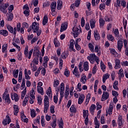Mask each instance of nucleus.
Listing matches in <instances>:
<instances>
[{"label": "nucleus", "instance_id": "nucleus-16", "mask_svg": "<svg viewBox=\"0 0 128 128\" xmlns=\"http://www.w3.org/2000/svg\"><path fill=\"white\" fill-rule=\"evenodd\" d=\"M116 65L114 66L115 70H118V68H120V60L118 59H116L114 60Z\"/></svg>", "mask_w": 128, "mask_h": 128}, {"label": "nucleus", "instance_id": "nucleus-2", "mask_svg": "<svg viewBox=\"0 0 128 128\" xmlns=\"http://www.w3.org/2000/svg\"><path fill=\"white\" fill-rule=\"evenodd\" d=\"M31 28L33 32H36L38 36H40L42 30H39L40 26H38V24H37L36 22H33L31 26Z\"/></svg>", "mask_w": 128, "mask_h": 128}, {"label": "nucleus", "instance_id": "nucleus-5", "mask_svg": "<svg viewBox=\"0 0 128 128\" xmlns=\"http://www.w3.org/2000/svg\"><path fill=\"white\" fill-rule=\"evenodd\" d=\"M8 4H4V0H0V10L4 12V14L8 12V10H6L8 8Z\"/></svg>", "mask_w": 128, "mask_h": 128}, {"label": "nucleus", "instance_id": "nucleus-62", "mask_svg": "<svg viewBox=\"0 0 128 128\" xmlns=\"http://www.w3.org/2000/svg\"><path fill=\"white\" fill-rule=\"evenodd\" d=\"M22 26L20 25V22L18 23L16 25V29L18 32H20V28Z\"/></svg>", "mask_w": 128, "mask_h": 128}, {"label": "nucleus", "instance_id": "nucleus-46", "mask_svg": "<svg viewBox=\"0 0 128 128\" xmlns=\"http://www.w3.org/2000/svg\"><path fill=\"white\" fill-rule=\"evenodd\" d=\"M70 112H76V109L74 107V105H72L70 108Z\"/></svg>", "mask_w": 128, "mask_h": 128}, {"label": "nucleus", "instance_id": "nucleus-1", "mask_svg": "<svg viewBox=\"0 0 128 128\" xmlns=\"http://www.w3.org/2000/svg\"><path fill=\"white\" fill-rule=\"evenodd\" d=\"M56 92H60V96L58 104H62V98H64V82L61 83L60 85V88H58L56 90Z\"/></svg>", "mask_w": 128, "mask_h": 128}, {"label": "nucleus", "instance_id": "nucleus-10", "mask_svg": "<svg viewBox=\"0 0 128 128\" xmlns=\"http://www.w3.org/2000/svg\"><path fill=\"white\" fill-rule=\"evenodd\" d=\"M2 98L5 100L6 102L10 104V95L8 94H6V93L4 92L2 95Z\"/></svg>", "mask_w": 128, "mask_h": 128}, {"label": "nucleus", "instance_id": "nucleus-41", "mask_svg": "<svg viewBox=\"0 0 128 128\" xmlns=\"http://www.w3.org/2000/svg\"><path fill=\"white\" fill-rule=\"evenodd\" d=\"M110 54H113V56H118V52H116V50H114V49L111 50L110 51Z\"/></svg>", "mask_w": 128, "mask_h": 128}, {"label": "nucleus", "instance_id": "nucleus-19", "mask_svg": "<svg viewBox=\"0 0 128 128\" xmlns=\"http://www.w3.org/2000/svg\"><path fill=\"white\" fill-rule=\"evenodd\" d=\"M14 116H18V114L19 109L18 106V105L14 104Z\"/></svg>", "mask_w": 128, "mask_h": 128}, {"label": "nucleus", "instance_id": "nucleus-56", "mask_svg": "<svg viewBox=\"0 0 128 128\" xmlns=\"http://www.w3.org/2000/svg\"><path fill=\"white\" fill-rule=\"evenodd\" d=\"M51 126L53 128H56V120H53L51 124Z\"/></svg>", "mask_w": 128, "mask_h": 128}, {"label": "nucleus", "instance_id": "nucleus-48", "mask_svg": "<svg viewBox=\"0 0 128 128\" xmlns=\"http://www.w3.org/2000/svg\"><path fill=\"white\" fill-rule=\"evenodd\" d=\"M100 68L102 72H104V70H106V65H104V62L102 61L100 62Z\"/></svg>", "mask_w": 128, "mask_h": 128}, {"label": "nucleus", "instance_id": "nucleus-61", "mask_svg": "<svg viewBox=\"0 0 128 128\" xmlns=\"http://www.w3.org/2000/svg\"><path fill=\"white\" fill-rule=\"evenodd\" d=\"M112 125L113 128H116L118 126V124H116V120H114L112 122Z\"/></svg>", "mask_w": 128, "mask_h": 128}, {"label": "nucleus", "instance_id": "nucleus-35", "mask_svg": "<svg viewBox=\"0 0 128 128\" xmlns=\"http://www.w3.org/2000/svg\"><path fill=\"white\" fill-rule=\"evenodd\" d=\"M94 36L96 40H100V34L98 32H94Z\"/></svg>", "mask_w": 128, "mask_h": 128}, {"label": "nucleus", "instance_id": "nucleus-17", "mask_svg": "<svg viewBox=\"0 0 128 128\" xmlns=\"http://www.w3.org/2000/svg\"><path fill=\"white\" fill-rule=\"evenodd\" d=\"M124 45L122 44V40H118V46L117 48L118 50L120 52H122V46Z\"/></svg>", "mask_w": 128, "mask_h": 128}, {"label": "nucleus", "instance_id": "nucleus-63", "mask_svg": "<svg viewBox=\"0 0 128 128\" xmlns=\"http://www.w3.org/2000/svg\"><path fill=\"white\" fill-rule=\"evenodd\" d=\"M8 12L10 14L12 10H14V5H10V8H8Z\"/></svg>", "mask_w": 128, "mask_h": 128}, {"label": "nucleus", "instance_id": "nucleus-26", "mask_svg": "<svg viewBox=\"0 0 128 128\" xmlns=\"http://www.w3.org/2000/svg\"><path fill=\"white\" fill-rule=\"evenodd\" d=\"M118 74L120 78H124V70L122 68H121L119 70Z\"/></svg>", "mask_w": 128, "mask_h": 128}, {"label": "nucleus", "instance_id": "nucleus-11", "mask_svg": "<svg viewBox=\"0 0 128 128\" xmlns=\"http://www.w3.org/2000/svg\"><path fill=\"white\" fill-rule=\"evenodd\" d=\"M124 121L122 120V116L119 115L118 118V126H123Z\"/></svg>", "mask_w": 128, "mask_h": 128}, {"label": "nucleus", "instance_id": "nucleus-7", "mask_svg": "<svg viewBox=\"0 0 128 128\" xmlns=\"http://www.w3.org/2000/svg\"><path fill=\"white\" fill-rule=\"evenodd\" d=\"M50 8L51 9V11H52V15L53 16H56V2H53L50 6Z\"/></svg>", "mask_w": 128, "mask_h": 128}, {"label": "nucleus", "instance_id": "nucleus-50", "mask_svg": "<svg viewBox=\"0 0 128 128\" xmlns=\"http://www.w3.org/2000/svg\"><path fill=\"white\" fill-rule=\"evenodd\" d=\"M30 114L32 118H36V111L34 109L30 110Z\"/></svg>", "mask_w": 128, "mask_h": 128}, {"label": "nucleus", "instance_id": "nucleus-27", "mask_svg": "<svg viewBox=\"0 0 128 128\" xmlns=\"http://www.w3.org/2000/svg\"><path fill=\"white\" fill-rule=\"evenodd\" d=\"M118 80H115L113 84V88L114 90H118Z\"/></svg>", "mask_w": 128, "mask_h": 128}, {"label": "nucleus", "instance_id": "nucleus-58", "mask_svg": "<svg viewBox=\"0 0 128 128\" xmlns=\"http://www.w3.org/2000/svg\"><path fill=\"white\" fill-rule=\"evenodd\" d=\"M35 64H38V57H36L33 60Z\"/></svg>", "mask_w": 128, "mask_h": 128}, {"label": "nucleus", "instance_id": "nucleus-14", "mask_svg": "<svg viewBox=\"0 0 128 128\" xmlns=\"http://www.w3.org/2000/svg\"><path fill=\"white\" fill-rule=\"evenodd\" d=\"M11 98L12 100H15V102H18L20 97H18V95L16 93L11 94Z\"/></svg>", "mask_w": 128, "mask_h": 128}, {"label": "nucleus", "instance_id": "nucleus-39", "mask_svg": "<svg viewBox=\"0 0 128 128\" xmlns=\"http://www.w3.org/2000/svg\"><path fill=\"white\" fill-rule=\"evenodd\" d=\"M24 74H25V78L26 80H28L30 78V76L28 74V70H26V68L24 70Z\"/></svg>", "mask_w": 128, "mask_h": 128}, {"label": "nucleus", "instance_id": "nucleus-53", "mask_svg": "<svg viewBox=\"0 0 128 128\" xmlns=\"http://www.w3.org/2000/svg\"><path fill=\"white\" fill-rule=\"evenodd\" d=\"M121 6L122 8H124L126 7V2L124 0H122Z\"/></svg>", "mask_w": 128, "mask_h": 128}, {"label": "nucleus", "instance_id": "nucleus-52", "mask_svg": "<svg viewBox=\"0 0 128 128\" xmlns=\"http://www.w3.org/2000/svg\"><path fill=\"white\" fill-rule=\"evenodd\" d=\"M108 40H110V42H114V36H112V34H109L108 35Z\"/></svg>", "mask_w": 128, "mask_h": 128}, {"label": "nucleus", "instance_id": "nucleus-12", "mask_svg": "<svg viewBox=\"0 0 128 128\" xmlns=\"http://www.w3.org/2000/svg\"><path fill=\"white\" fill-rule=\"evenodd\" d=\"M70 44L69 46V48L70 50V52H76V49L74 48V40L71 39L70 41Z\"/></svg>", "mask_w": 128, "mask_h": 128}, {"label": "nucleus", "instance_id": "nucleus-43", "mask_svg": "<svg viewBox=\"0 0 128 128\" xmlns=\"http://www.w3.org/2000/svg\"><path fill=\"white\" fill-rule=\"evenodd\" d=\"M81 82L82 84H86V75L83 74V76L81 78Z\"/></svg>", "mask_w": 128, "mask_h": 128}, {"label": "nucleus", "instance_id": "nucleus-24", "mask_svg": "<svg viewBox=\"0 0 128 128\" xmlns=\"http://www.w3.org/2000/svg\"><path fill=\"white\" fill-rule=\"evenodd\" d=\"M110 74H104L102 76V82L104 83L106 82V81L108 80V78H110Z\"/></svg>", "mask_w": 128, "mask_h": 128}, {"label": "nucleus", "instance_id": "nucleus-45", "mask_svg": "<svg viewBox=\"0 0 128 128\" xmlns=\"http://www.w3.org/2000/svg\"><path fill=\"white\" fill-rule=\"evenodd\" d=\"M48 24V16H44L42 20L43 26H46Z\"/></svg>", "mask_w": 128, "mask_h": 128}, {"label": "nucleus", "instance_id": "nucleus-9", "mask_svg": "<svg viewBox=\"0 0 128 128\" xmlns=\"http://www.w3.org/2000/svg\"><path fill=\"white\" fill-rule=\"evenodd\" d=\"M72 31L74 32V38H78V36L80 34L81 30H80L78 28L74 26L72 28Z\"/></svg>", "mask_w": 128, "mask_h": 128}, {"label": "nucleus", "instance_id": "nucleus-42", "mask_svg": "<svg viewBox=\"0 0 128 128\" xmlns=\"http://www.w3.org/2000/svg\"><path fill=\"white\" fill-rule=\"evenodd\" d=\"M60 84V80L56 79L54 81V88H58V86Z\"/></svg>", "mask_w": 128, "mask_h": 128}, {"label": "nucleus", "instance_id": "nucleus-59", "mask_svg": "<svg viewBox=\"0 0 128 128\" xmlns=\"http://www.w3.org/2000/svg\"><path fill=\"white\" fill-rule=\"evenodd\" d=\"M80 4V0H76L75 2V6L78 8Z\"/></svg>", "mask_w": 128, "mask_h": 128}, {"label": "nucleus", "instance_id": "nucleus-29", "mask_svg": "<svg viewBox=\"0 0 128 128\" xmlns=\"http://www.w3.org/2000/svg\"><path fill=\"white\" fill-rule=\"evenodd\" d=\"M84 70H85L86 72H88V70L89 66H88V62H84Z\"/></svg>", "mask_w": 128, "mask_h": 128}, {"label": "nucleus", "instance_id": "nucleus-57", "mask_svg": "<svg viewBox=\"0 0 128 128\" xmlns=\"http://www.w3.org/2000/svg\"><path fill=\"white\" fill-rule=\"evenodd\" d=\"M100 124H106V121L104 120V116H101Z\"/></svg>", "mask_w": 128, "mask_h": 128}, {"label": "nucleus", "instance_id": "nucleus-38", "mask_svg": "<svg viewBox=\"0 0 128 128\" xmlns=\"http://www.w3.org/2000/svg\"><path fill=\"white\" fill-rule=\"evenodd\" d=\"M98 80H95L94 84V92H96V90H98Z\"/></svg>", "mask_w": 128, "mask_h": 128}, {"label": "nucleus", "instance_id": "nucleus-15", "mask_svg": "<svg viewBox=\"0 0 128 128\" xmlns=\"http://www.w3.org/2000/svg\"><path fill=\"white\" fill-rule=\"evenodd\" d=\"M66 28H68V22H64V23H62L60 30V32H62L64 30H66Z\"/></svg>", "mask_w": 128, "mask_h": 128}, {"label": "nucleus", "instance_id": "nucleus-18", "mask_svg": "<svg viewBox=\"0 0 128 128\" xmlns=\"http://www.w3.org/2000/svg\"><path fill=\"white\" fill-rule=\"evenodd\" d=\"M84 95L82 94L80 96L78 100V104H82L84 102Z\"/></svg>", "mask_w": 128, "mask_h": 128}, {"label": "nucleus", "instance_id": "nucleus-34", "mask_svg": "<svg viewBox=\"0 0 128 128\" xmlns=\"http://www.w3.org/2000/svg\"><path fill=\"white\" fill-rule=\"evenodd\" d=\"M88 48L92 52H94V46L92 43H89Z\"/></svg>", "mask_w": 128, "mask_h": 128}, {"label": "nucleus", "instance_id": "nucleus-31", "mask_svg": "<svg viewBox=\"0 0 128 128\" xmlns=\"http://www.w3.org/2000/svg\"><path fill=\"white\" fill-rule=\"evenodd\" d=\"M37 88L38 94H40L42 96H44V88L40 86H38Z\"/></svg>", "mask_w": 128, "mask_h": 128}, {"label": "nucleus", "instance_id": "nucleus-28", "mask_svg": "<svg viewBox=\"0 0 128 128\" xmlns=\"http://www.w3.org/2000/svg\"><path fill=\"white\" fill-rule=\"evenodd\" d=\"M57 4H58V5H57V10H62V2L58 0V2H57Z\"/></svg>", "mask_w": 128, "mask_h": 128}, {"label": "nucleus", "instance_id": "nucleus-36", "mask_svg": "<svg viewBox=\"0 0 128 128\" xmlns=\"http://www.w3.org/2000/svg\"><path fill=\"white\" fill-rule=\"evenodd\" d=\"M28 102V96L26 95L22 103L23 106H26V103Z\"/></svg>", "mask_w": 128, "mask_h": 128}, {"label": "nucleus", "instance_id": "nucleus-25", "mask_svg": "<svg viewBox=\"0 0 128 128\" xmlns=\"http://www.w3.org/2000/svg\"><path fill=\"white\" fill-rule=\"evenodd\" d=\"M0 34L4 36H8V32L6 30H0Z\"/></svg>", "mask_w": 128, "mask_h": 128}, {"label": "nucleus", "instance_id": "nucleus-22", "mask_svg": "<svg viewBox=\"0 0 128 128\" xmlns=\"http://www.w3.org/2000/svg\"><path fill=\"white\" fill-rule=\"evenodd\" d=\"M96 108V106L94 104H92L89 109L90 114H94V110Z\"/></svg>", "mask_w": 128, "mask_h": 128}, {"label": "nucleus", "instance_id": "nucleus-51", "mask_svg": "<svg viewBox=\"0 0 128 128\" xmlns=\"http://www.w3.org/2000/svg\"><path fill=\"white\" fill-rule=\"evenodd\" d=\"M99 8L100 10H104V8H106V4H104V3L101 4L100 5Z\"/></svg>", "mask_w": 128, "mask_h": 128}, {"label": "nucleus", "instance_id": "nucleus-13", "mask_svg": "<svg viewBox=\"0 0 128 128\" xmlns=\"http://www.w3.org/2000/svg\"><path fill=\"white\" fill-rule=\"evenodd\" d=\"M12 122V120H10V116H8V115H7L6 116V118L4 119L3 121H2V124L4 126H6V124H10V123Z\"/></svg>", "mask_w": 128, "mask_h": 128}, {"label": "nucleus", "instance_id": "nucleus-54", "mask_svg": "<svg viewBox=\"0 0 128 128\" xmlns=\"http://www.w3.org/2000/svg\"><path fill=\"white\" fill-rule=\"evenodd\" d=\"M18 70H16V71H14V72H13V76L14 78H18Z\"/></svg>", "mask_w": 128, "mask_h": 128}, {"label": "nucleus", "instance_id": "nucleus-21", "mask_svg": "<svg viewBox=\"0 0 128 128\" xmlns=\"http://www.w3.org/2000/svg\"><path fill=\"white\" fill-rule=\"evenodd\" d=\"M21 120L24 122H28V119L26 118V116H24V113H21Z\"/></svg>", "mask_w": 128, "mask_h": 128}, {"label": "nucleus", "instance_id": "nucleus-3", "mask_svg": "<svg viewBox=\"0 0 128 128\" xmlns=\"http://www.w3.org/2000/svg\"><path fill=\"white\" fill-rule=\"evenodd\" d=\"M87 58L90 60L91 64H94V62H96L97 64L100 62V59L98 58V57L96 56V54H90L89 56L87 57Z\"/></svg>", "mask_w": 128, "mask_h": 128}, {"label": "nucleus", "instance_id": "nucleus-49", "mask_svg": "<svg viewBox=\"0 0 128 128\" xmlns=\"http://www.w3.org/2000/svg\"><path fill=\"white\" fill-rule=\"evenodd\" d=\"M21 88H22V90L23 88H26V79H24V78H23L22 80Z\"/></svg>", "mask_w": 128, "mask_h": 128}, {"label": "nucleus", "instance_id": "nucleus-60", "mask_svg": "<svg viewBox=\"0 0 128 128\" xmlns=\"http://www.w3.org/2000/svg\"><path fill=\"white\" fill-rule=\"evenodd\" d=\"M84 24H85L84 18L82 17L81 20V26H82V28H84Z\"/></svg>", "mask_w": 128, "mask_h": 128}, {"label": "nucleus", "instance_id": "nucleus-55", "mask_svg": "<svg viewBox=\"0 0 128 128\" xmlns=\"http://www.w3.org/2000/svg\"><path fill=\"white\" fill-rule=\"evenodd\" d=\"M38 102L40 106L42 104V98L41 96H38Z\"/></svg>", "mask_w": 128, "mask_h": 128}, {"label": "nucleus", "instance_id": "nucleus-33", "mask_svg": "<svg viewBox=\"0 0 128 128\" xmlns=\"http://www.w3.org/2000/svg\"><path fill=\"white\" fill-rule=\"evenodd\" d=\"M6 28L8 30V32H10V34H14V28H12V26H11L8 24L6 25Z\"/></svg>", "mask_w": 128, "mask_h": 128}, {"label": "nucleus", "instance_id": "nucleus-64", "mask_svg": "<svg viewBox=\"0 0 128 128\" xmlns=\"http://www.w3.org/2000/svg\"><path fill=\"white\" fill-rule=\"evenodd\" d=\"M12 18H14V14H10L8 16V20H9V22H10L12 20Z\"/></svg>", "mask_w": 128, "mask_h": 128}, {"label": "nucleus", "instance_id": "nucleus-6", "mask_svg": "<svg viewBox=\"0 0 128 128\" xmlns=\"http://www.w3.org/2000/svg\"><path fill=\"white\" fill-rule=\"evenodd\" d=\"M34 50L32 49L28 52V46L26 45L24 50V54L26 58H28L29 60H30V58H32V54Z\"/></svg>", "mask_w": 128, "mask_h": 128}, {"label": "nucleus", "instance_id": "nucleus-30", "mask_svg": "<svg viewBox=\"0 0 128 128\" xmlns=\"http://www.w3.org/2000/svg\"><path fill=\"white\" fill-rule=\"evenodd\" d=\"M8 44H4L2 46V52H8Z\"/></svg>", "mask_w": 128, "mask_h": 128}, {"label": "nucleus", "instance_id": "nucleus-4", "mask_svg": "<svg viewBox=\"0 0 128 128\" xmlns=\"http://www.w3.org/2000/svg\"><path fill=\"white\" fill-rule=\"evenodd\" d=\"M48 108H50V98L48 96H44V114H46L48 112Z\"/></svg>", "mask_w": 128, "mask_h": 128}, {"label": "nucleus", "instance_id": "nucleus-40", "mask_svg": "<svg viewBox=\"0 0 128 128\" xmlns=\"http://www.w3.org/2000/svg\"><path fill=\"white\" fill-rule=\"evenodd\" d=\"M90 94H87L86 98V100L85 102V104L86 106H88V102H90Z\"/></svg>", "mask_w": 128, "mask_h": 128}, {"label": "nucleus", "instance_id": "nucleus-44", "mask_svg": "<svg viewBox=\"0 0 128 128\" xmlns=\"http://www.w3.org/2000/svg\"><path fill=\"white\" fill-rule=\"evenodd\" d=\"M30 66L32 72H36V70H38V67L34 65V64H32V63L30 64Z\"/></svg>", "mask_w": 128, "mask_h": 128}, {"label": "nucleus", "instance_id": "nucleus-47", "mask_svg": "<svg viewBox=\"0 0 128 128\" xmlns=\"http://www.w3.org/2000/svg\"><path fill=\"white\" fill-rule=\"evenodd\" d=\"M26 87L25 90H24L22 92V97H21V98L22 100H24V96H26Z\"/></svg>", "mask_w": 128, "mask_h": 128}, {"label": "nucleus", "instance_id": "nucleus-23", "mask_svg": "<svg viewBox=\"0 0 128 128\" xmlns=\"http://www.w3.org/2000/svg\"><path fill=\"white\" fill-rule=\"evenodd\" d=\"M72 72L73 74H74L76 78H80V74H78V67L75 66Z\"/></svg>", "mask_w": 128, "mask_h": 128}, {"label": "nucleus", "instance_id": "nucleus-32", "mask_svg": "<svg viewBox=\"0 0 128 128\" xmlns=\"http://www.w3.org/2000/svg\"><path fill=\"white\" fill-rule=\"evenodd\" d=\"M99 22L100 28H102V26H104V24H106V22L104 21V20L102 18H100L99 19Z\"/></svg>", "mask_w": 128, "mask_h": 128}, {"label": "nucleus", "instance_id": "nucleus-37", "mask_svg": "<svg viewBox=\"0 0 128 128\" xmlns=\"http://www.w3.org/2000/svg\"><path fill=\"white\" fill-rule=\"evenodd\" d=\"M83 117L84 118H86V117H88V110H83Z\"/></svg>", "mask_w": 128, "mask_h": 128}, {"label": "nucleus", "instance_id": "nucleus-8", "mask_svg": "<svg viewBox=\"0 0 128 128\" xmlns=\"http://www.w3.org/2000/svg\"><path fill=\"white\" fill-rule=\"evenodd\" d=\"M110 98V93L107 92H104L101 98V102H104Z\"/></svg>", "mask_w": 128, "mask_h": 128}, {"label": "nucleus", "instance_id": "nucleus-20", "mask_svg": "<svg viewBox=\"0 0 128 128\" xmlns=\"http://www.w3.org/2000/svg\"><path fill=\"white\" fill-rule=\"evenodd\" d=\"M96 20L92 18L90 20V26L91 28H96Z\"/></svg>", "mask_w": 128, "mask_h": 128}]
</instances>
